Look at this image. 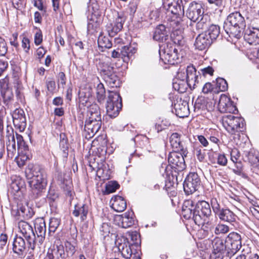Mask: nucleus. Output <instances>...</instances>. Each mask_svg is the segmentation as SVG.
I'll return each instance as SVG.
<instances>
[{
	"instance_id": "9b49d317",
	"label": "nucleus",
	"mask_w": 259,
	"mask_h": 259,
	"mask_svg": "<svg viewBox=\"0 0 259 259\" xmlns=\"http://www.w3.org/2000/svg\"><path fill=\"white\" fill-rule=\"evenodd\" d=\"M188 153L184 155L183 151H177L170 152L168 156V161L171 167L178 171L183 170L185 167L184 157L187 156Z\"/></svg>"
},
{
	"instance_id": "5fc2aeb1",
	"label": "nucleus",
	"mask_w": 259,
	"mask_h": 259,
	"mask_svg": "<svg viewBox=\"0 0 259 259\" xmlns=\"http://www.w3.org/2000/svg\"><path fill=\"white\" fill-rule=\"evenodd\" d=\"M65 246L68 255L72 256L76 251L75 246L68 241L65 242Z\"/></svg>"
},
{
	"instance_id": "a878e982",
	"label": "nucleus",
	"mask_w": 259,
	"mask_h": 259,
	"mask_svg": "<svg viewBox=\"0 0 259 259\" xmlns=\"http://www.w3.org/2000/svg\"><path fill=\"white\" fill-rule=\"evenodd\" d=\"M65 257L64 247L63 245H59L54 248L49 249L45 259H65Z\"/></svg>"
},
{
	"instance_id": "4d7b16f0",
	"label": "nucleus",
	"mask_w": 259,
	"mask_h": 259,
	"mask_svg": "<svg viewBox=\"0 0 259 259\" xmlns=\"http://www.w3.org/2000/svg\"><path fill=\"white\" fill-rule=\"evenodd\" d=\"M200 72L203 76H212L214 72V69L211 66H207L200 69Z\"/></svg>"
},
{
	"instance_id": "69168bd1",
	"label": "nucleus",
	"mask_w": 259,
	"mask_h": 259,
	"mask_svg": "<svg viewBox=\"0 0 259 259\" xmlns=\"http://www.w3.org/2000/svg\"><path fill=\"white\" fill-rule=\"evenodd\" d=\"M46 85L48 91L53 93L56 89V83L54 80H49L46 82Z\"/></svg>"
},
{
	"instance_id": "4be33fe9",
	"label": "nucleus",
	"mask_w": 259,
	"mask_h": 259,
	"mask_svg": "<svg viewBox=\"0 0 259 259\" xmlns=\"http://www.w3.org/2000/svg\"><path fill=\"white\" fill-rule=\"evenodd\" d=\"M211 214V211L209 204L204 200L198 201L196 203V212L194 214L199 215L201 218H209Z\"/></svg>"
},
{
	"instance_id": "37998d69",
	"label": "nucleus",
	"mask_w": 259,
	"mask_h": 259,
	"mask_svg": "<svg viewBox=\"0 0 259 259\" xmlns=\"http://www.w3.org/2000/svg\"><path fill=\"white\" fill-rule=\"evenodd\" d=\"M96 97L97 101L100 103L103 102L105 98V89L103 84L101 83L98 84L97 86Z\"/></svg>"
},
{
	"instance_id": "7c9ffc66",
	"label": "nucleus",
	"mask_w": 259,
	"mask_h": 259,
	"mask_svg": "<svg viewBox=\"0 0 259 259\" xmlns=\"http://www.w3.org/2000/svg\"><path fill=\"white\" fill-rule=\"evenodd\" d=\"M136 51V49L131 45L124 46L120 50L121 58L123 62H128Z\"/></svg>"
},
{
	"instance_id": "6e6d98bb",
	"label": "nucleus",
	"mask_w": 259,
	"mask_h": 259,
	"mask_svg": "<svg viewBox=\"0 0 259 259\" xmlns=\"http://www.w3.org/2000/svg\"><path fill=\"white\" fill-rule=\"evenodd\" d=\"M66 84V76L65 74L63 72H60L58 74V85L59 88H64Z\"/></svg>"
},
{
	"instance_id": "0e129e2a",
	"label": "nucleus",
	"mask_w": 259,
	"mask_h": 259,
	"mask_svg": "<svg viewBox=\"0 0 259 259\" xmlns=\"http://www.w3.org/2000/svg\"><path fill=\"white\" fill-rule=\"evenodd\" d=\"M213 89V86L210 82H206L204 84L202 88V92L204 94L211 93Z\"/></svg>"
},
{
	"instance_id": "412c9836",
	"label": "nucleus",
	"mask_w": 259,
	"mask_h": 259,
	"mask_svg": "<svg viewBox=\"0 0 259 259\" xmlns=\"http://www.w3.org/2000/svg\"><path fill=\"white\" fill-rule=\"evenodd\" d=\"M125 20L124 17L118 15L113 23H110L106 26V30L110 37L114 36L122 29Z\"/></svg>"
},
{
	"instance_id": "7ed1b4c3",
	"label": "nucleus",
	"mask_w": 259,
	"mask_h": 259,
	"mask_svg": "<svg viewBox=\"0 0 259 259\" xmlns=\"http://www.w3.org/2000/svg\"><path fill=\"white\" fill-rule=\"evenodd\" d=\"M246 23L244 18L238 12L231 13L225 20L223 28L229 37L239 39L242 36V31L245 28Z\"/></svg>"
},
{
	"instance_id": "58836bf2",
	"label": "nucleus",
	"mask_w": 259,
	"mask_h": 259,
	"mask_svg": "<svg viewBox=\"0 0 259 259\" xmlns=\"http://www.w3.org/2000/svg\"><path fill=\"white\" fill-rule=\"evenodd\" d=\"M213 249V252L223 253L226 249L224 240L220 238H215L212 242Z\"/></svg>"
},
{
	"instance_id": "49530a36",
	"label": "nucleus",
	"mask_w": 259,
	"mask_h": 259,
	"mask_svg": "<svg viewBox=\"0 0 259 259\" xmlns=\"http://www.w3.org/2000/svg\"><path fill=\"white\" fill-rule=\"evenodd\" d=\"M216 85L219 90L221 92H225L228 89V83L226 80L223 78L217 79Z\"/></svg>"
},
{
	"instance_id": "052dcab7",
	"label": "nucleus",
	"mask_w": 259,
	"mask_h": 259,
	"mask_svg": "<svg viewBox=\"0 0 259 259\" xmlns=\"http://www.w3.org/2000/svg\"><path fill=\"white\" fill-rule=\"evenodd\" d=\"M42 41V34L41 31L38 29L34 35V43L36 45H40Z\"/></svg>"
},
{
	"instance_id": "c756f323",
	"label": "nucleus",
	"mask_w": 259,
	"mask_h": 259,
	"mask_svg": "<svg viewBox=\"0 0 259 259\" xmlns=\"http://www.w3.org/2000/svg\"><path fill=\"white\" fill-rule=\"evenodd\" d=\"M112 202L111 207L117 212H122L126 207V202L123 197L115 196L111 199Z\"/></svg>"
},
{
	"instance_id": "4468645a",
	"label": "nucleus",
	"mask_w": 259,
	"mask_h": 259,
	"mask_svg": "<svg viewBox=\"0 0 259 259\" xmlns=\"http://www.w3.org/2000/svg\"><path fill=\"white\" fill-rule=\"evenodd\" d=\"M204 14L202 4L193 2L191 3L186 11V16L191 21L196 22L199 17Z\"/></svg>"
},
{
	"instance_id": "3c124183",
	"label": "nucleus",
	"mask_w": 259,
	"mask_h": 259,
	"mask_svg": "<svg viewBox=\"0 0 259 259\" xmlns=\"http://www.w3.org/2000/svg\"><path fill=\"white\" fill-rule=\"evenodd\" d=\"M234 163H235V168L233 169V172L238 176H242L243 175L242 163L238 161Z\"/></svg>"
},
{
	"instance_id": "dca6fc26",
	"label": "nucleus",
	"mask_w": 259,
	"mask_h": 259,
	"mask_svg": "<svg viewBox=\"0 0 259 259\" xmlns=\"http://www.w3.org/2000/svg\"><path fill=\"white\" fill-rule=\"evenodd\" d=\"M218 109L222 113H234L237 111L236 107L233 105L230 98L225 95H221L218 103Z\"/></svg>"
},
{
	"instance_id": "c85d7f7f",
	"label": "nucleus",
	"mask_w": 259,
	"mask_h": 259,
	"mask_svg": "<svg viewBox=\"0 0 259 259\" xmlns=\"http://www.w3.org/2000/svg\"><path fill=\"white\" fill-rule=\"evenodd\" d=\"M175 109L176 115L180 118L187 117L189 114L188 103L186 101H180L175 104Z\"/></svg>"
},
{
	"instance_id": "aec40b11",
	"label": "nucleus",
	"mask_w": 259,
	"mask_h": 259,
	"mask_svg": "<svg viewBox=\"0 0 259 259\" xmlns=\"http://www.w3.org/2000/svg\"><path fill=\"white\" fill-rule=\"evenodd\" d=\"M102 121H98L87 118L85 121L84 131L88 134L89 138L93 137L100 129Z\"/></svg>"
},
{
	"instance_id": "09e8293b",
	"label": "nucleus",
	"mask_w": 259,
	"mask_h": 259,
	"mask_svg": "<svg viewBox=\"0 0 259 259\" xmlns=\"http://www.w3.org/2000/svg\"><path fill=\"white\" fill-rule=\"evenodd\" d=\"M60 225V220L57 218H52L50 220L49 230L50 232H55Z\"/></svg>"
},
{
	"instance_id": "de8ad7c7",
	"label": "nucleus",
	"mask_w": 259,
	"mask_h": 259,
	"mask_svg": "<svg viewBox=\"0 0 259 259\" xmlns=\"http://www.w3.org/2000/svg\"><path fill=\"white\" fill-rule=\"evenodd\" d=\"M229 231V227L223 224H219L214 229V233L216 234H225L228 233Z\"/></svg>"
},
{
	"instance_id": "f257e3e1",
	"label": "nucleus",
	"mask_w": 259,
	"mask_h": 259,
	"mask_svg": "<svg viewBox=\"0 0 259 259\" xmlns=\"http://www.w3.org/2000/svg\"><path fill=\"white\" fill-rule=\"evenodd\" d=\"M163 6L167 10L169 26L175 31L171 35L173 43L164 44L159 47L160 58L164 64L175 65L180 62V57H183L182 47L185 40L182 35H179L178 30L182 27L184 14L185 5L182 0H163Z\"/></svg>"
},
{
	"instance_id": "13d9d810",
	"label": "nucleus",
	"mask_w": 259,
	"mask_h": 259,
	"mask_svg": "<svg viewBox=\"0 0 259 259\" xmlns=\"http://www.w3.org/2000/svg\"><path fill=\"white\" fill-rule=\"evenodd\" d=\"M231 159L233 162H237L240 156V154L237 148H234L230 152Z\"/></svg>"
},
{
	"instance_id": "338daca9",
	"label": "nucleus",
	"mask_w": 259,
	"mask_h": 259,
	"mask_svg": "<svg viewBox=\"0 0 259 259\" xmlns=\"http://www.w3.org/2000/svg\"><path fill=\"white\" fill-rule=\"evenodd\" d=\"M168 125H169V123L167 122L165 123L164 122V121H161L160 123H157L155 124V128L157 132H159L164 130Z\"/></svg>"
},
{
	"instance_id": "c9c22d12",
	"label": "nucleus",
	"mask_w": 259,
	"mask_h": 259,
	"mask_svg": "<svg viewBox=\"0 0 259 259\" xmlns=\"http://www.w3.org/2000/svg\"><path fill=\"white\" fill-rule=\"evenodd\" d=\"M183 74L182 80H179L178 79L173 82V88L175 90H177L180 93H183L186 91L187 83L185 80V72H179L178 73V76L180 77V75Z\"/></svg>"
},
{
	"instance_id": "1a4fd4ad",
	"label": "nucleus",
	"mask_w": 259,
	"mask_h": 259,
	"mask_svg": "<svg viewBox=\"0 0 259 259\" xmlns=\"http://www.w3.org/2000/svg\"><path fill=\"white\" fill-rule=\"evenodd\" d=\"M200 183V179L197 173H189L183 183L185 193L190 195L195 192L199 188Z\"/></svg>"
},
{
	"instance_id": "0eeeda50",
	"label": "nucleus",
	"mask_w": 259,
	"mask_h": 259,
	"mask_svg": "<svg viewBox=\"0 0 259 259\" xmlns=\"http://www.w3.org/2000/svg\"><path fill=\"white\" fill-rule=\"evenodd\" d=\"M18 227L19 232L27 241L28 248L33 250L36 245V237L31 225L21 220L18 222Z\"/></svg>"
},
{
	"instance_id": "c03bdc74",
	"label": "nucleus",
	"mask_w": 259,
	"mask_h": 259,
	"mask_svg": "<svg viewBox=\"0 0 259 259\" xmlns=\"http://www.w3.org/2000/svg\"><path fill=\"white\" fill-rule=\"evenodd\" d=\"M139 3V0H131L127 6V11L130 15L134 16L137 10Z\"/></svg>"
},
{
	"instance_id": "4c0bfd02",
	"label": "nucleus",
	"mask_w": 259,
	"mask_h": 259,
	"mask_svg": "<svg viewBox=\"0 0 259 259\" xmlns=\"http://www.w3.org/2000/svg\"><path fill=\"white\" fill-rule=\"evenodd\" d=\"M204 33L207 34V37L212 42L213 40H215L219 36L220 33V27L218 25H211Z\"/></svg>"
},
{
	"instance_id": "6ab92c4d",
	"label": "nucleus",
	"mask_w": 259,
	"mask_h": 259,
	"mask_svg": "<svg viewBox=\"0 0 259 259\" xmlns=\"http://www.w3.org/2000/svg\"><path fill=\"white\" fill-rule=\"evenodd\" d=\"M185 76L187 85L191 90L199 85V75H197L196 69L193 65L187 66Z\"/></svg>"
},
{
	"instance_id": "e2e57ef3",
	"label": "nucleus",
	"mask_w": 259,
	"mask_h": 259,
	"mask_svg": "<svg viewBox=\"0 0 259 259\" xmlns=\"http://www.w3.org/2000/svg\"><path fill=\"white\" fill-rule=\"evenodd\" d=\"M217 162L219 165L225 166L227 163V159L224 154H220L218 156Z\"/></svg>"
},
{
	"instance_id": "cd10ccee",
	"label": "nucleus",
	"mask_w": 259,
	"mask_h": 259,
	"mask_svg": "<svg viewBox=\"0 0 259 259\" xmlns=\"http://www.w3.org/2000/svg\"><path fill=\"white\" fill-rule=\"evenodd\" d=\"M153 38L156 41L162 42L168 39V31L164 25H159L156 27Z\"/></svg>"
},
{
	"instance_id": "20e7f679",
	"label": "nucleus",
	"mask_w": 259,
	"mask_h": 259,
	"mask_svg": "<svg viewBox=\"0 0 259 259\" xmlns=\"http://www.w3.org/2000/svg\"><path fill=\"white\" fill-rule=\"evenodd\" d=\"M213 211L221 221L233 224L236 221L237 216L229 208L222 207L220 201L215 197H213L210 200Z\"/></svg>"
},
{
	"instance_id": "f704fd0d",
	"label": "nucleus",
	"mask_w": 259,
	"mask_h": 259,
	"mask_svg": "<svg viewBox=\"0 0 259 259\" xmlns=\"http://www.w3.org/2000/svg\"><path fill=\"white\" fill-rule=\"evenodd\" d=\"M88 213V206L87 205L82 203H77L74 206V209L72 212L73 214L78 217L80 216L82 221L87 219Z\"/></svg>"
},
{
	"instance_id": "603ef678",
	"label": "nucleus",
	"mask_w": 259,
	"mask_h": 259,
	"mask_svg": "<svg viewBox=\"0 0 259 259\" xmlns=\"http://www.w3.org/2000/svg\"><path fill=\"white\" fill-rule=\"evenodd\" d=\"M60 147L63 152V156L67 157L68 155V143L67 140L66 139L63 138L62 139L60 140Z\"/></svg>"
},
{
	"instance_id": "e433bc0d",
	"label": "nucleus",
	"mask_w": 259,
	"mask_h": 259,
	"mask_svg": "<svg viewBox=\"0 0 259 259\" xmlns=\"http://www.w3.org/2000/svg\"><path fill=\"white\" fill-rule=\"evenodd\" d=\"M98 44L99 47L102 49L101 51H104L103 49H110L112 46L111 40L102 34H101L98 37Z\"/></svg>"
},
{
	"instance_id": "680f3d73",
	"label": "nucleus",
	"mask_w": 259,
	"mask_h": 259,
	"mask_svg": "<svg viewBox=\"0 0 259 259\" xmlns=\"http://www.w3.org/2000/svg\"><path fill=\"white\" fill-rule=\"evenodd\" d=\"M7 51V47L5 40L0 37V56L4 55Z\"/></svg>"
},
{
	"instance_id": "a211bd4d",
	"label": "nucleus",
	"mask_w": 259,
	"mask_h": 259,
	"mask_svg": "<svg viewBox=\"0 0 259 259\" xmlns=\"http://www.w3.org/2000/svg\"><path fill=\"white\" fill-rule=\"evenodd\" d=\"M13 123L15 127L20 132H23L26 126V119L24 111L21 109H16L12 114Z\"/></svg>"
},
{
	"instance_id": "bf43d9fd",
	"label": "nucleus",
	"mask_w": 259,
	"mask_h": 259,
	"mask_svg": "<svg viewBox=\"0 0 259 259\" xmlns=\"http://www.w3.org/2000/svg\"><path fill=\"white\" fill-rule=\"evenodd\" d=\"M100 231L102 233V235L105 237L110 233V227L108 224L103 223L100 228Z\"/></svg>"
},
{
	"instance_id": "9d476101",
	"label": "nucleus",
	"mask_w": 259,
	"mask_h": 259,
	"mask_svg": "<svg viewBox=\"0 0 259 259\" xmlns=\"http://www.w3.org/2000/svg\"><path fill=\"white\" fill-rule=\"evenodd\" d=\"M244 162H248L253 172L259 175V151L254 149L244 151L242 155Z\"/></svg>"
},
{
	"instance_id": "8fccbe9b",
	"label": "nucleus",
	"mask_w": 259,
	"mask_h": 259,
	"mask_svg": "<svg viewBox=\"0 0 259 259\" xmlns=\"http://www.w3.org/2000/svg\"><path fill=\"white\" fill-rule=\"evenodd\" d=\"M184 217L186 219H190L191 217L193 219L194 213L196 212V206L195 208H182Z\"/></svg>"
},
{
	"instance_id": "473e14b6",
	"label": "nucleus",
	"mask_w": 259,
	"mask_h": 259,
	"mask_svg": "<svg viewBox=\"0 0 259 259\" xmlns=\"http://www.w3.org/2000/svg\"><path fill=\"white\" fill-rule=\"evenodd\" d=\"M87 118L102 121L100 108L97 104L90 105L88 111Z\"/></svg>"
},
{
	"instance_id": "a18cd8bd",
	"label": "nucleus",
	"mask_w": 259,
	"mask_h": 259,
	"mask_svg": "<svg viewBox=\"0 0 259 259\" xmlns=\"http://www.w3.org/2000/svg\"><path fill=\"white\" fill-rule=\"evenodd\" d=\"M119 187V184L114 181H111L106 186L105 191L107 194L115 192Z\"/></svg>"
},
{
	"instance_id": "2eb2a0df",
	"label": "nucleus",
	"mask_w": 259,
	"mask_h": 259,
	"mask_svg": "<svg viewBox=\"0 0 259 259\" xmlns=\"http://www.w3.org/2000/svg\"><path fill=\"white\" fill-rule=\"evenodd\" d=\"M114 222L119 227L122 228H127L132 227L135 224L134 212L127 211L121 215H117L114 218Z\"/></svg>"
},
{
	"instance_id": "393cba45",
	"label": "nucleus",
	"mask_w": 259,
	"mask_h": 259,
	"mask_svg": "<svg viewBox=\"0 0 259 259\" xmlns=\"http://www.w3.org/2000/svg\"><path fill=\"white\" fill-rule=\"evenodd\" d=\"M193 220L196 225L201 226L204 231H210L213 229L214 223L212 220H209V218H201L200 215L197 214L194 217Z\"/></svg>"
},
{
	"instance_id": "f8f14e48",
	"label": "nucleus",
	"mask_w": 259,
	"mask_h": 259,
	"mask_svg": "<svg viewBox=\"0 0 259 259\" xmlns=\"http://www.w3.org/2000/svg\"><path fill=\"white\" fill-rule=\"evenodd\" d=\"M226 242L230 245L229 251L227 253L231 257L235 255L241 248V237L239 234L236 232H231L228 235Z\"/></svg>"
},
{
	"instance_id": "6e6552de",
	"label": "nucleus",
	"mask_w": 259,
	"mask_h": 259,
	"mask_svg": "<svg viewBox=\"0 0 259 259\" xmlns=\"http://www.w3.org/2000/svg\"><path fill=\"white\" fill-rule=\"evenodd\" d=\"M103 78L110 88H118L121 84L119 77L115 74L113 66L105 64L101 69Z\"/></svg>"
},
{
	"instance_id": "864d4df0",
	"label": "nucleus",
	"mask_w": 259,
	"mask_h": 259,
	"mask_svg": "<svg viewBox=\"0 0 259 259\" xmlns=\"http://www.w3.org/2000/svg\"><path fill=\"white\" fill-rule=\"evenodd\" d=\"M28 157L25 155H20L16 157L15 160L19 167H22L25 164V162L28 159Z\"/></svg>"
},
{
	"instance_id": "72a5a7b5",
	"label": "nucleus",
	"mask_w": 259,
	"mask_h": 259,
	"mask_svg": "<svg viewBox=\"0 0 259 259\" xmlns=\"http://www.w3.org/2000/svg\"><path fill=\"white\" fill-rule=\"evenodd\" d=\"M6 142L8 156L13 158L16 154L15 139L14 134H10L7 136Z\"/></svg>"
},
{
	"instance_id": "b1692460",
	"label": "nucleus",
	"mask_w": 259,
	"mask_h": 259,
	"mask_svg": "<svg viewBox=\"0 0 259 259\" xmlns=\"http://www.w3.org/2000/svg\"><path fill=\"white\" fill-rule=\"evenodd\" d=\"M244 38L250 45L259 44V29L253 27L246 29L244 34Z\"/></svg>"
},
{
	"instance_id": "a19ab883",
	"label": "nucleus",
	"mask_w": 259,
	"mask_h": 259,
	"mask_svg": "<svg viewBox=\"0 0 259 259\" xmlns=\"http://www.w3.org/2000/svg\"><path fill=\"white\" fill-rule=\"evenodd\" d=\"M196 27L198 30L203 29L207 28L209 23V17L206 14H203L196 21Z\"/></svg>"
},
{
	"instance_id": "423d86ee",
	"label": "nucleus",
	"mask_w": 259,
	"mask_h": 259,
	"mask_svg": "<svg viewBox=\"0 0 259 259\" xmlns=\"http://www.w3.org/2000/svg\"><path fill=\"white\" fill-rule=\"evenodd\" d=\"M122 106V100L119 94L116 91H109L106 103V111L108 116L111 118L117 116Z\"/></svg>"
},
{
	"instance_id": "2f4dec72",
	"label": "nucleus",
	"mask_w": 259,
	"mask_h": 259,
	"mask_svg": "<svg viewBox=\"0 0 259 259\" xmlns=\"http://www.w3.org/2000/svg\"><path fill=\"white\" fill-rule=\"evenodd\" d=\"M26 243L24 239L21 236H16L13 243V250L18 254H22L26 249Z\"/></svg>"
},
{
	"instance_id": "79ce46f5",
	"label": "nucleus",
	"mask_w": 259,
	"mask_h": 259,
	"mask_svg": "<svg viewBox=\"0 0 259 259\" xmlns=\"http://www.w3.org/2000/svg\"><path fill=\"white\" fill-rule=\"evenodd\" d=\"M1 93V96L5 103L11 101L13 97L12 92L11 90L8 88L7 84H4L3 87H2Z\"/></svg>"
},
{
	"instance_id": "39448f33",
	"label": "nucleus",
	"mask_w": 259,
	"mask_h": 259,
	"mask_svg": "<svg viewBox=\"0 0 259 259\" xmlns=\"http://www.w3.org/2000/svg\"><path fill=\"white\" fill-rule=\"evenodd\" d=\"M223 126L230 134H236L242 132L244 126V120L243 118L235 116L232 114L224 115L221 119Z\"/></svg>"
},
{
	"instance_id": "ea45409f",
	"label": "nucleus",
	"mask_w": 259,
	"mask_h": 259,
	"mask_svg": "<svg viewBox=\"0 0 259 259\" xmlns=\"http://www.w3.org/2000/svg\"><path fill=\"white\" fill-rule=\"evenodd\" d=\"M207 100L204 97H198L194 105V111L195 112H199L207 109Z\"/></svg>"
},
{
	"instance_id": "f03ea898",
	"label": "nucleus",
	"mask_w": 259,
	"mask_h": 259,
	"mask_svg": "<svg viewBox=\"0 0 259 259\" xmlns=\"http://www.w3.org/2000/svg\"><path fill=\"white\" fill-rule=\"evenodd\" d=\"M25 172L32 192L37 196L40 195L47 184L45 171L38 165L29 164Z\"/></svg>"
},
{
	"instance_id": "5701e85b",
	"label": "nucleus",
	"mask_w": 259,
	"mask_h": 259,
	"mask_svg": "<svg viewBox=\"0 0 259 259\" xmlns=\"http://www.w3.org/2000/svg\"><path fill=\"white\" fill-rule=\"evenodd\" d=\"M34 228L39 243L41 244L46 232V226L44 219L42 218L36 219L34 223Z\"/></svg>"
},
{
	"instance_id": "ddd939ff",
	"label": "nucleus",
	"mask_w": 259,
	"mask_h": 259,
	"mask_svg": "<svg viewBox=\"0 0 259 259\" xmlns=\"http://www.w3.org/2000/svg\"><path fill=\"white\" fill-rule=\"evenodd\" d=\"M115 244L122 256L125 258H130L134 253L132 249L133 245H131L129 243L128 239L125 237L116 236Z\"/></svg>"
},
{
	"instance_id": "bb28decb",
	"label": "nucleus",
	"mask_w": 259,
	"mask_h": 259,
	"mask_svg": "<svg viewBox=\"0 0 259 259\" xmlns=\"http://www.w3.org/2000/svg\"><path fill=\"white\" fill-rule=\"evenodd\" d=\"M212 42L211 39L207 37V34L203 32L197 36L194 46L196 49L202 51L208 48Z\"/></svg>"
},
{
	"instance_id": "774afa93",
	"label": "nucleus",
	"mask_w": 259,
	"mask_h": 259,
	"mask_svg": "<svg viewBox=\"0 0 259 259\" xmlns=\"http://www.w3.org/2000/svg\"><path fill=\"white\" fill-rule=\"evenodd\" d=\"M196 203H195V202L191 199L186 200L184 202L182 208L190 207L195 208Z\"/></svg>"
},
{
	"instance_id": "f3484780",
	"label": "nucleus",
	"mask_w": 259,
	"mask_h": 259,
	"mask_svg": "<svg viewBox=\"0 0 259 259\" xmlns=\"http://www.w3.org/2000/svg\"><path fill=\"white\" fill-rule=\"evenodd\" d=\"M169 142L172 149L177 151H183L184 155L188 153L185 142L182 138V135L177 133H172L169 137Z\"/></svg>"
}]
</instances>
